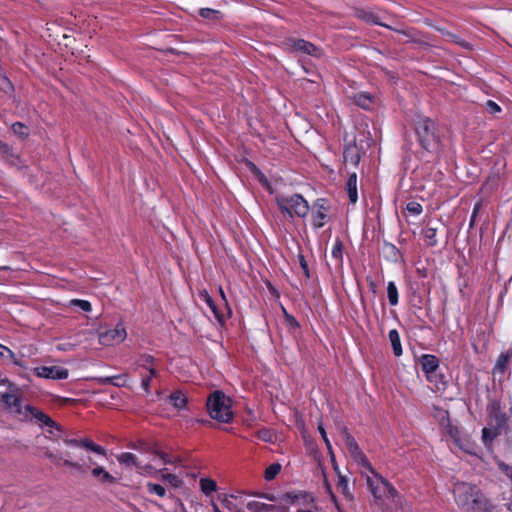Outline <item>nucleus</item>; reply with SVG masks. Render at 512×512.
<instances>
[{"label":"nucleus","instance_id":"46","mask_svg":"<svg viewBox=\"0 0 512 512\" xmlns=\"http://www.w3.org/2000/svg\"><path fill=\"white\" fill-rule=\"evenodd\" d=\"M137 471H138V473L143 474V475H152L155 472V469L150 464L141 465V463H139V465L137 467Z\"/></svg>","mask_w":512,"mask_h":512},{"label":"nucleus","instance_id":"11","mask_svg":"<svg viewBox=\"0 0 512 512\" xmlns=\"http://www.w3.org/2000/svg\"><path fill=\"white\" fill-rule=\"evenodd\" d=\"M100 342L104 345L121 343L126 338L125 327L119 323L115 328L100 333Z\"/></svg>","mask_w":512,"mask_h":512},{"label":"nucleus","instance_id":"61","mask_svg":"<svg viewBox=\"0 0 512 512\" xmlns=\"http://www.w3.org/2000/svg\"><path fill=\"white\" fill-rule=\"evenodd\" d=\"M53 429H54V428H50V429L48 430L49 438H51V439H59V438H60V436H59V435H56V434L53 432Z\"/></svg>","mask_w":512,"mask_h":512},{"label":"nucleus","instance_id":"32","mask_svg":"<svg viewBox=\"0 0 512 512\" xmlns=\"http://www.w3.org/2000/svg\"><path fill=\"white\" fill-rule=\"evenodd\" d=\"M355 104L361 108L368 109L372 103V98L368 94L360 93L354 97Z\"/></svg>","mask_w":512,"mask_h":512},{"label":"nucleus","instance_id":"60","mask_svg":"<svg viewBox=\"0 0 512 512\" xmlns=\"http://www.w3.org/2000/svg\"><path fill=\"white\" fill-rule=\"evenodd\" d=\"M260 496L269 501H276V497L272 494H261Z\"/></svg>","mask_w":512,"mask_h":512},{"label":"nucleus","instance_id":"40","mask_svg":"<svg viewBox=\"0 0 512 512\" xmlns=\"http://www.w3.org/2000/svg\"><path fill=\"white\" fill-rule=\"evenodd\" d=\"M318 430H319V433L321 434L323 440H324V443L327 447V450L329 452V455L330 457L332 458V460H334V452H333V449H332V446H331V443L327 437V433H326V430L325 428L322 426V425H319L318 426Z\"/></svg>","mask_w":512,"mask_h":512},{"label":"nucleus","instance_id":"50","mask_svg":"<svg viewBox=\"0 0 512 512\" xmlns=\"http://www.w3.org/2000/svg\"><path fill=\"white\" fill-rule=\"evenodd\" d=\"M298 495L297 494H294V493H286L284 494L280 500L286 504H292L294 503L295 501L298 500Z\"/></svg>","mask_w":512,"mask_h":512},{"label":"nucleus","instance_id":"45","mask_svg":"<svg viewBox=\"0 0 512 512\" xmlns=\"http://www.w3.org/2000/svg\"><path fill=\"white\" fill-rule=\"evenodd\" d=\"M163 480L168 481L173 487H180L182 482L181 480L174 474H164L162 476Z\"/></svg>","mask_w":512,"mask_h":512},{"label":"nucleus","instance_id":"5","mask_svg":"<svg viewBox=\"0 0 512 512\" xmlns=\"http://www.w3.org/2000/svg\"><path fill=\"white\" fill-rule=\"evenodd\" d=\"M419 363L427 380L439 389L438 385L444 384V376L437 373L439 368V359L434 355L424 354L420 357Z\"/></svg>","mask_w":512,"mask_h":512},{"label":"nucleus","instance_id":"17","mask_svg":"<svg viewBox=\"0 0 512 512\" xmlns=\"http://www.w3.org/2000/svg\"><path fill=\"white\" fill-rule=\"evenodd\" d=\"M343 159L345 164L357 166L360 161V152L356 145H348L343 151Z\"/></svg>","mask_w":512,"mask_h":512},{"label":"nucleus","instance_id":"10","mask_svg":"<svg viewBox=\"0 0 512 512\" xmlns=\"http://www.w3.org/2000/svg\"><path fill=\"white\" fill-rule=\"evenodd\" d=\"M344 442L354 461L360 464L361 466L367 468L371 473H374V469L371 463L369 462L365 454L361 451L355 438L352 435L347 436Z\"/></svg>","mask_w":512,"mask_h":512},{"label":"nucleus","instance_id":"29","mask_svg":"<svg viewBox=\"0 0 512 512\" xmlns=\"http://www.w3.org/2000/svg\"><path fill=\"white\" fill-rule=\"evenodd\" d=\"M337 487L347 499H353V494L348 487V480L345 476L339 474Z\"/></svg>","mask_w":512,"mask_h":512},{"label":"nucleus","instance_id":"13","mask_svg":"<svg viewBox=\"0 0 512 512\" xmlns=\"http://www.w3.org/2000/svg\"><path fill=\"white\" fill-rule=\"evenodd\" d=\"M288 44L294 51L301 52L303 54L314 57H321L323 54L320 48L304 39H290Z\"/></svg>","mask_w":512,"mask_h":512},{"label":"nucleus","instance_id":"1","mask_svg":"<svg viewBox=\"0 0 512 512\" xmlns=\"http://www.w3.org/2000/svg\"><path fill=\"white\" fill-rule=\"evenodd\" d=\"M453 494L456 504L463 512H499L476 485L457 482L453 487Z\"/></svg>","mask_w":512,"mask_h":512},{"label":"nucleus","instance_id":"14","mask_svg":"<svg viewBox=\"0 0 512 512\" xmlns=\"http://www.w3.org/2000/svg\"><path fill=\"white\" fill-rule=\"evenodd\" d=\"M508 417L505 412L502 411L500 404L495 402L491 405L490 422L489 425L494 427L500 432L506 426Z\"/></svg>","mask_w":512,"mask_h":512},{"label":"nucleus","instance_id":"21","mask_svg":"<svg viewBox=\"0 0 512 512\" xmlns=\"http://www.w3.org/2000/svg\"><path fill=\"white\" fill-rule=\"evenodd\" d=\"M117 460L120 464L125 465L126 467L134 466L137 468L140 463L136 455L129 452L121 453L120 455L117 456Z\"/></svg>","mask_w":512,"mask_h":512},{"label":"nucleus","instance_id":"56","mask_svg":"<svg viewBox=\"0 0 512 512\" xmlns=\"http://www.w3.org/2000/svg\"><path fill=\"white\" fill-rule=\"evenodd\" d=\"M0 152L2 154H9L10 153V148L7 144L3 143L0 141Z\"/></svg>","mask_w":512,"mask_h":512},{"label":"nucleus","instance_id":"64","mask_svg":"<svg viewBox=\"0 0 512 512\" xmlns=\"http://www.w3.org/2000/svg\"><path fill=\"white\" fill-rule=\"evenodd\" d=\"M212 508H213V512H221V510L219 509V507L217 506V504L215 502H212Z\"/></svg>","mask_w":512,"mask_h":512},{"label":"nucleus","instance_id":"47","mask_svg":"<svg viewBox=\"0 0 512 512\" xmlns=\"http://www.w3.org/2000/svg\"><path fill=\"white\" fill-rule=\"evenodd\" d=\"M70 452L74 455V458H73L74 461H79L81 464L85 463L86 465L89 466V468L91 467V465L95 464V462L90 457L88 458V462H87L84 460L81 453H79L77 451H70Z\"/></svg>","mask_w":512,"mask_h":512},{"label":"nucleus","instance_id":"16","mask_svg":"<svg viewBox=\"0 0 512 512\" xmlns=\"http://www.w3.org/2000/svg\"><path fill=\"white\" fill-rule=\"evenodd\" d=\"M355 16L358 19H361V20H363V21H365L367 23H371V24H375V25H380V26L392 29L389 25H386V24L382 23L380 21L379 16L377 14H375L373 11L366 10V9H363V8H357L355 10Z\"/></svg>","mask_w":512,"mask_h":512},{"label":"nucleus","instance_id":"37","mask_svg":"<svg viewBox=\"0 0 512 512\" xmlns=\"http://www.w3.org/2000/svg\"><path fill=\"white\" fill-rule=\"evenodd\" d=\"M199 15L205 19L217 20L220 16V12L211 8H201Z\"/></svg>","mask_w":512,"mask_h":512},{"label":"nucleus","instance_id":"31","mask_svg":"<svg viewBox=\"0 0 512 512\" xmlns=\"http://www.w3.org/2000/svg\"><path fill=\"white\" fill-rule=\"evenodd\" d=\"M375 477H377L383 487L384 490H386V493L389 494L392 498L396 497L398 495L397 490L391 485V483L383 478L381 475L377 474L375 471L373 473Z\"/></svg>","mask_w":512,"mask_h":512},{"label":"nucleus","instance_id":"43","mask_svg":"<svg viewBox=\"0 0 512 512\" xmlns=\"http://www.w3.org/2000/svg\"><path fill=\"white\" fill-rule=\"evenodd\" d=\"M70 304L73 305V306H78L83 311H90L91 310V304H90L89 301H86V300L73 299V300H71Z\"/></svg>","mask_w":512,"mask_h":512},{"label":"nucleus","instance_id":"35","mask_svg":"<svg viewBox=\"0 0 512 512\" xmlns=\"http://www.w3.org/2000/svg\"><path fill=\"white\" fill-rule=\"evenodd\" d=\"M12 131L20 138H25L29 135V128L21 122L12 124Z\"/></svg>","mask_w":512,"mask_h":512},{"label":"nucleus","instance_id":"54","mask_svg":"<svg viewBox=\"0 0 512 512\" xmlns=\"http://www.w3.org/2000/svg\"><path fill=\"white\" fill-rule=\"evenodd\" d=\"M446 36H447V37H448L452 42H454V43H457V44H459V45H461V46H464V47H465V46H467V43H466L464 40H462V39H461V38H459L457 35H455V34H453V33H451V32H447V33H446Z\"/></svg>","mask_w":512,"mask_h":512},{"label":"nucleus","instance_id":"57","mask_svg":"<svg viewBox=\"0 0 512 512\" xmlns=\"http://www.w3.org/2000/svg\"><path fill=\"white\" fill-rule=\"evenodd\" d=\"M339 429H340V432H341V435H342L343 441L345 440V438H346L347 436H350V435H351V434H350V432L348 431V428H347L346 426H340V427H339Z\"/></svg>","mask_w":512,"mask_h":512},{"label":"nucleus","instance_id":"27","mask_svg":"<svg viewBox=\"0 0 512 512\" xmlns=\"http://www.w3.org/2000/svg\"><path fill=\"white\" fill-rule=\"evenodd\" d=\"M200 488L205 495H210L217 490V483L211 478H201Z\"/></svg>","mask_w":512,"mask_h":512},{"label":"nucleus","instance_id":"62","mask_svg":"<svg viewBox=\"0 0 512 512\" xmlns=\"http://www.w3.org/2000/svg\"><path fill=\"white\" fill-rule=\"evenodd\" d=\"M272 509V505L263 503V507H261V512H268Z\"/></svg>","mask_w":512,"mask_h":512},{"label":"nucleus","instance_id":"53","mask_svg":"<svg viewBox=\"0 0 512 512\" xmlns=\"http://www.w3.org/2000/svg\"><path fill=\"white\" fill-rule=\"evenodd\" d=\"M118 379H120V376L105 377V378H100L99 382L101 384H113L115 386H120L121 385L120 383H115V380H118Z\"/></svg>","mask_w":512,"mask_h":512},{"label":"nucleus","instance_id":"18","mask_svg":"<svg viewBox=\"0 0 512 512\" xmlns=\"http://www.w3.org/2000/svg\"><path fill=\"white\" fill-rule=\"evenodd\" d=\"M346 191L349 197V201L352 204H355L358 200V193H357V175L355 172L351 173L349 175V178L346 183Z\"/></svg>","mask_w":512,"mask_h":512},{"label":"nucleus","instance_id":"51","mask_svg":"<svg viewBox=\"0 0 512 512\" xmlns=\"http://www.w3.org/2000/svg\"><path fill=\"white\" fill-rule=\"evenodd\" d=\"M298 259H299L300 267H301V269L303 270V272H304L305 276H306L307 278H309V277H310L309 268H308V264H307V262H306V260H305L304 256H303L302 254H299V255H298Z\"/></svg>","mask_w":512,"mask_h":512},{"label":"nucleus","instance_id":"33","mask_svg":"<svg viewBox=\"0 0 512 512\" xmlns=\"http://www.w3.org/2000/svg\"><path fill=\"white\" fill-rule=\"evenodd\" d=\"M280 470H281V465L279 463H273L266 468L265 473H264V478L267 481H271L278 475Z\"/></svg>","mask_w":512,"mask_h":512},{"label":"nucleus","instance_id":"42","mask_svg":"<svg viewBox=\"0 0 512 512\" xmlns=\"http://www.w3.org/2000/svg\"><path fill=\"white\" fill-rule=\"evenodd\" d=\"M153 361H154L153 356L145 354V355H141L139 357L138 364H139V366L149 370V368H153L151 366Z\"/></svg>","mask_w":512,"mask_h":512},{"label":"nucleus","instance_id":"36","mask_svg":"<svg viewBox=\"0 0 512 512\" xmlns=\"http://www.w3.org/2000/svg\"><path fill=\"white\" fill-rule=\"evenodd\" d=\"M509 363V355L508 354H500L495 365V370L500 373H504Z\"/></svg>","mask_w":512,"mask_h":512},{"label":"nucleus","instance_id":"30","mask_svg":"<svg viewBox=\"0 0 512 512\" xmlns=\"http://www.w3.org/2000/svg\"><path fill=\"white\" fill-rule=\"evenodd\" d=\"M387 296L391 306H396L398 304V290L393 281L388 282Z\"/></svg>","mask_w":512,"mask_h":512},{"label":"nucleus","instance_id":"24","mask_svg":"<svg viewBox=\"0 0 512 512\" xmlns=\"http://www.w3.org/2000/svg\"><path fill=\"white\" fill-rule=\"evenodd\" d=\"M170 403L177 409L185 407L187 398L181 391L173 392L169 397Z\"/></svg>","mask_w":512,"mask_h":512},{"label":"nucleus","instance_id":"58","mask_svg":"<svg viewBox=\"0 0 512 512\" xmlns=\"http://www.w3.org/2000/svg\"><path fill=\"white\" fill-rule=\"evenodd\" d=\"M503 471H505L506 475L511 479L512 481V468L508 465H503Z\"/></svg>","mask_w":512,"mask_h":512},{"label":"nucleus","instance_id":"39","mask_svg":"<svg viewBox=\"0 0 512 512\" xmlns=\"http://www.w3.org/2000/svg\"><path fill=\"white\" fill-rule=\"evenodd\" d=\"M147 489L150 493H154V494L158 495L159 497H164L166 494L165 488L160 484L148 483Z\"/></svg>","mask_w":512,"mask_h":512},{"label":"nucleus","instance_id":"25","mask_svg":"<svg viewBox=\"0 0 512 512\" xmlns=\"http://www.w3.org/2000/svg\"><path fill=\"white\" fill-rule=\"evenodd\" d=\"M501 432L499 430H496L494 427H484L482 429V440L485 445H490L493 440L499 436Z\"/></svg>","mask_w":512,"mask_h":512},{"label":"nucleus","instance_id":"7","mask_svg":"<svg viewBox=\"0 0 512 512\" xmlns=\"http://www.w3.org/2000/svg\"><path fill=\"white\" fill-rule=\"evenodd\" d=\"M24 421H36L40 424V426H47L49 428H54L57 431H61V426L56 423L50 416H48L43 411L37 409L34 406L26 405L24 407V417L22 418Z\"/></svg>","mask_w":512,"mask_h":512},{"label":"nucleus","instance_id":"12","mask_svg":"<svg viewBox=\"0 0 512 512\" xmlns=\"http://www.w3.org/2000/svg\"><path fill=\"white\" fill-rule=\"evenodd\" d=\"M34 372L39 377L46 378V379H53V380L66 379L69 374L67 369L62 368L60 366L36 367L34 369Z\"/></svg>","mask_w":512,"mask_h":512},{"label":"nucleus","instance_id":"59","mask_svg":"<svg viewBox=\"0 0 512 512\" xmlns=\"http://www.w3.org/2000/svg\"><path fill=\"white\" fill-rule=\"evenodd\" d=\"M1 385H7L9 388V391H11V385H14L12 382H10L7 378L1 379L0 381Z\"/></svg>","mask_w":512,"mask_h":512},{"label":"nucleus","instance_id":"8","mask_svg":"<svg viewBox=\"0 0 512 512\" xmlns=\"http://www.w3.org/2000/svg\"><path fill=\"white\" fill-rule=\"evenodd\" d=\"M0 402L17 415L24 417V409L21 405V392L16 385H11V391L0 393Z\"/></svg>","mask_w":512,"mask_h":512},{"label":"nucleus","instance_id":"55","mask_svg":"<svg viewBox=\"0 0 512 512\" xmlns=\"http://www.w3.org/2000/svg\"><path fill=\"white\" fill-rule=\"evenodd\" d=\"M286 321L290 327H298L299 326L298 322L296 321V319L293 316L286 315Z\"/></svg>","mask_w":512,"mask_h":512},{"label":"nucleus","instance_id":"9","mask_svg":"<svg viewBox=\"0 0 512 512\" xmlns=\"http://www.w3.org/2000/svg\"><path fill=\"white\" fill-rule=\"evenodd\" d=\"M62 440H63L64 444H66L67 446L74 448L76 450L84 449L87 451H92L95 454H98L101 456H106V450L102 446L94 443L90 438L77 439V438L64 437Z\"/></svg>","mask_w":512,"mask_h":512},{"label":"nucleus","instance_id":"19","mask_svg":"<svg viewBox=\"0 0 512 512\" xmlns=\"http://www.w3.org/2000/svg\"><path fill=\"white\" fill-rule=\"evenodd\" d=\"M91 473L94 477L98 478L100 482L103 484H114L117 481L114 476H112L101 466L94 467L91 470Z\"/></svg>","mask_w":512,"mask_h":512},{"label":"nucleus","instance_id":"63","mask_svg":"<svg viewBox=\"0 0 512 512\" xmlns=\"http://www.w3.org/2000/svg\"><path fill=\"white\" fill-rule=\"evenodd\" d=\"M480 209V204L475 205L473 212H472V218H476V215Z\"/></svg>","mask_w":512,"mask_h":512},{"label":"nucleus","instance_id":"34","mask_svg":"<svg viewBox=\"0 0 512 512\" xmlns=\"http://www.w3.org/2000/svg\"><path fill=\"white\" fill-rule=\"evenodd\" d=\"M0 357L3 359L11 360L15 365L21 366L22 364L17 360L13 351H11L8 347L0 344Z\"/></svg>","mask_w":512,"mask_h":512},{"label":"nucleus","instance_id":"28","mask_svg":"<svg viewBox=\"0 0 512 512\" xmlns=\"http://www.w3.org/2000/svg\"><path fill=\"white\" fill-rule=\"evenodd\" d=\"M424 240L428 246L437 245V228L435 227H427L424 230Z\"/></svg>","mask_w":512,"mask_h":512},{"label":"nucleus","instance_id":"48","mask_svg":"<svg viewBox=\"0 0 512 512\" xmlns=\"http://www.w3.org/2000/svg\"><path fill=\"white\" fill-rule=\"evenodd\" d=\"M406 209L415 215H418L422 212V206L417 202H409L406 206Z\"/></svg>","mask_w":512,"mask_h":512},{"label":"nucleus","instance_id":"44","mask_svg":"<svg viewBox=\"0 0 512 512\" xmlns=\"http://www.w3.org/2000/svg\"><path fill=\"white\" fill-rule=\"evenodd\" d=\"M156 376L154 368H149V376L142 379L141 385L146 392H149L150 380Z\"/></svg>","mask_w":512,"mask_h":512},{"label":"nucleus","instance_id":"52","mask_svg":"<svg viewBox=\"0 0 512 512\" xmlns=\"http://www.w3.org/2000/svg\"><path fill=\"white\" fill-rule=\"evenodd\" d=\"M261 507H263V503L258 501H250L247 503V509L253 512H261Z\"/></svg>","mask_w":512,"mask_h":512},{"label":"nucleus","instance_id":"26","mask_svg":"<svg viewBox=\"0 0 512 512\" xmlns=\"http://www.w3.org/2000/svg\"><path fill=\"white\" fill-rule=\"evenodd\" d=\"M367 484L369 486L370 491L374 495L376 499H380L384 494H386V490L383 489L379 479L376 477V483L370 478L367 479Z\"/></svg>","mask_w":512,"mask_h":512},{"label":"nucleus","instance_id":"38","mask_svg":"<svg viewBox=\"0 0 512 512\" xmlns=\"http://www.w3.org/2000/svg\"><path fill=\"white\" fill-rule=\"evenodd\" d=\"M331 255L337 262L341 263L343 255V244L341 240H336L334 247L331 251Z\"/></svg>","mask_w":512,"mask_h":512},{"label":"nucleus","instance_id":"41","mask_svg":"<svg viewBox=\"0 0 512 512\" xmlns=\"http://www.w3.org/2000/svg\"><path fill=\"white\" fill-rule=\"evenodd\" d=\"M233 498H236L235 495H225L224 498L222 499V503L223 505L230 511V512H236V510H241L240 508L237 507V505H235L233 502H232V499Z\"/></svg>","mask_w":512,"mask_h":512},{"label":"nucleus","instance_id":"2","mask_svg":"<svg viewBox=\"0 0 512 512\" xmlns=\"http://www.w3.org/2000/svg\"><path fill=\"white\" fill-rule=\"evenodd\" d=\"M415 131L423 149L433 152L437 149L439 138L435 134V123L426 116L418 115L414 119Z\"/></svg>","mask_w":512,"mask_h":512},{"label":"nucleus","instance_id":"22","mask_svg":"<svg viewBox=\"0 0 512 512\" xmlns=\"http://www.w3.org/2000/svg\"><path fill=\"white\" fill-rule=\"evenodd\" d=\"M389 340L391 342L394 355L395 356L402 355V346H401L400 336L396 329L390 330Z\"/></svg>","mask_w":512,"mask_h":512},{"label":"nucleus","instance_id":"4","mask_svg":"<svg viewBox=\"0 0 512 512\" xmlns=\"http://www.w3.org/2000/svg\"><path fill=\"white\" fill-rule=\"evenodd\" d=\"M276 203L281 212L290 219L294 214L298 217H305L310 209L308 202L300 194L277 196Z\"/></svg>","mask_w":512,"mask_h":512},{"label":"nucleus","instance_id":"23","mask_svg":"<svg viewBox=\"0 0 512 512\" xmlns=\"http://www.w3.org/2000/svg\"><path fill=\"white\" fill-rule=\"evenodd\" d=\"M141 450L159 456L164 464L171 463L170 456L167 453L158 450L155 446L142 444Z\"/></svg>","mask_w":512,"mask_h":512},{"label":"nucleus","instance_id":"6","mask_svg":"<svg viewBox=\"0 0 512 512\" xmlns=\"http://www.w3.org/2000/svg\"><path fill=\"white\" fill-rule=\"evenodd\" d=\"M44 456L56 465L62 464L81 473L89 469V466L85 463L81 464L79 461H74V455L70 451H66L61 454H55L52 451L46 449L44 451Z\"/></svg>","mask_w":512,"mask_h":512},{"label":"nucleus","instance_id":"20","mask_svg":"<svg viewBox=\"0 0 512 512\" xmlns=\"http://www.w3.org/2000/svg\"><path fill=\"white\" fill-rule=\"evenodd\" d=\"M199 297L200 299H202L209 307L210 309L212 310L215 318L219 321V322H222L223 321V315L219 313V311L217 310V307L215 305V302L214 300L212 299V297L209 295V293L207 292V290L203 289L199 292Z\"/></svg>","mask_w":512,"mask_h":512},{"label":"nucleus","instance_id":"3","mask_svg":"<svg viewBox=\"0 0 512 512\" xmlns=\"http://www.w3.org/2000/svg\"><path fill=\"white\" fill-rule=\"evenodd\" d=\"M207 409L211 418L228 423L233 417L231 399L222 391H214L207 399Z\"/></svg>","mask_w":512,"mask_h":512},{"label":"nucleus","instance_id":"15","mask_svg":"<svg viewBox=\"0 0 512 512\" xmlns=\"http://www.w3.org/2000/svg\"><path fill=\"white\" fill-rule=\"evenodd\" d=\"M314 205L317 207V211L313 215V225L316 228H321L325 224L329 207L327 205V201L323 198L317 199Z\"/></svg>","mask_w":512,"mask_h":512},{"label":"nucleus","instance_id":"49","mask_svg":"<svg viewBox=\"0 0 512 512\" xmlns=\"http://www.w3.org/2000/svg\"><path fill=\"white\" fill-rule=\"evenodd\" d=\"M486 109L490 114H496L501 111L500 106L492 100L487 101Z\"/></svg>","mask_w":512,"mask_h":512}]
</instances>
